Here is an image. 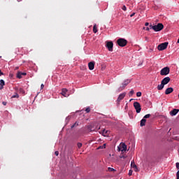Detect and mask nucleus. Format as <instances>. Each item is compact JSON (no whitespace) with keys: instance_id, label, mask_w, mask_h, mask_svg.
I'll return each instance as SVG.
<instances>
[{"instance_id":"nucleus-1","label":"nucleus","mask_w":179,"mask_h":179,"mask_svg":"<svg viewBox=\"0 0 179 179\" xmlns=\"http://www.w3.org/2000/svg\"><path fill=\"white\" fill-rule=\"evenodd\" d=\"M131 79L124 80L122 83V85L117 90V92H122V90L125 89V87L128 86V85L131 83Z\"/></svg>"},{"instance_id":"nucleus-2","label":"nucleus","mask_w":179,"mask_h":179,"mask_svg":"<svg viewBox=\"0 0 179 179\" xmlns=\"http://www.w3.org/2000/svg\"><path fill=\"white\" fill-rule=\"evenodd\" d=\"M150 27L154 31H162L164 29V25L162 23H158L157 25H150Z\"/></svg>"},{"instance_id":"nucleus-3","label":"nucleus","mask_w":179,"mask_h":179,"mask_svg":"<svg viewBox=\"0 0 179 179\" xmlns=\"http://www.w3.org/2000/svg\"><path fill=\"white\" fill-rule=\"evenodd\" d=\"M117 45L120 46V47H125V45H127L128 41L126 40V39H124L122 38H119L117 41Z\"/></svg>"},{"instance_id":"nucleus-4","label":"nucleus","mask_w":179,"mask_h":179,"mask_svg":"<svg viewBox=\"0 0 179 179\" xmlns=\"http://www.w3.org/2000/svg\"><path fill=\"white\" fill-rule=\"evenodd\" d=\"M170 73V68L169 67H164L160 71V75L162 76H167Z\"/></svg>"},{"instance_id":"nucleus-5","label":"nucleus","mask_w":179,"mask_h":179,"mask_svg":"<svg viewBox=\"0 0 179 179\" xmlns=\"http://www.w3.org/2000/svg\"><path fill=\"white\" fill-rule=\"evenodd\" d=\"M168 45H169V42H165V43H161L157 47L158 50L163 51V50H166V48H167Z\"/></svg>"},{"instance_id":"nucleus-6","label":"nucleus","mask_w":179,"mask_h":179,"mask_svg":"<svg viewBox=\"0 0 179 179\" xmlns=\"http://www.w3.org/2000/svg\"><path fill=\"white\" fill-rule=\"evenodd\" d=\"M134 107L137 114H139V113H141L142 110V108H141V103H139V102L136 101L134 103Z\"/></svg>"},{"instance_id":"nucleus-7","label":"nucleus","mask_w":179,"mask_h":179,"mask_svg":"<svg viewBox=\"0 0 179 179\" xmlns=\"http://www.w3.org/2000/svg\"><path fill=\"white\" fill-rule=\"evenodd\" d=\"M106 47L108 48V51L112 52L113 48L114 47V43H113V41H106Z\"/></svg>"},{"instance_id":"nucleus-8","label":"nucleus","mask_w":179,"mask_h":179,"mask_svg":"<svg viewBox=\"0 0 179 179\" xmlns=\"http://www.w3.org/2000/svg\"><path fill=\"white\" fill-rule=\"evenodd\" d=\"M118 150L121 152H127V145L125 143H121L120 147H118Z\"/></svg>"},{"instance_id":"nucleus-9","label":"nucleus","mask_w":179,"mask_h":179,"mask_svg":"<svg viewBox=\"0 0 179 179\" xmlns=\"http://www.w3.org/2000/svg\"><path fill=\"white\" fill-rule=\"evenodd\" d=\"M170 80H171V78H170V77H165L164 79H162L161 83H162V85L166 86V85H167L170 82Z\"/></svg>"},{"instance_id":"nucleus-10","label":"nucleus","mask_w":179,"mask_h":179,"mask_svg":"<svg viewBox=\"0 0 179 179\" xmlns=\"http://www.w3.org/2000/svg\"><path fill=\"white\" fill-rule=\"evenodd\" d=\"M67 93H68V90L66 88H63L62 90L61 94L64 97H69V94H67Z\"/></svg>"},{"instance_id":"nucleus-11","label":"nucleus","mask_w":179,"mask_h":179,"mask_svg":"<svg viewBox=\"0 0 179 179\" xmlns=\"http://www.w3.org/2000/svg\"><path fill=\"white\" fill-rule=\"evenodd\" d=\"M126 95H127L126 92H123V93L120 94L117 99V103H120L121 101V100H123L124 97H125Z\"/></svg>"},{"instance_id":"nucleus-12","label":"nucleus","mask_w":179,"mask_h":179,"mask_svg":"<svg viewBox=\"0 0 179 179\" xmlns=\"http://www.w3.org/2000/svg\"><path fill=\"white\" fill-rule=\"evenodd\" d=\"M178 109H173L170 112V115H171V117H174V115H177V114H178Z\"/></svg>"},{"instance_id":"nucleus-13","label":"nucleus","mask_w":179,"mask_h":179,"mask_svg":"<svg viewBox=\"0 0 179 179\" xmlns=\"http://www.w3.org/2000/svg\"><path fill=\"white\" fill-rule=\"evenodd\" d=\"M174 92V89L173 87H169L165 90V94H170Z\"/></svg>"},{"instance_id":"nucleus-14","label":"nucleus","mask_w":179,"mask_h":179,"mask_svg":"<svg viewBox=\"0 0 179 179\" xmlns=\"http://www.w3.org/2000/svg\"><path fill=\"white\" fill-rule=\"evenodd\" d=\"M88 67H89L90 71H93L94 69V62H90L88 64Z\"/></svg>"},{"instance_id":"nucleus-15","label":"nucleus","mask_w":179,"mask_h":179,"mask_svg":"<svg viewBox=\"0 0 179 179\" xmlns=\"http://www.w3.org/2000/svg\"><path fill=\"white\" fill-rule=\"evenodd\" d=\"M3 86H5V81L3 80H0V90L3 89Z\"/></svg>"},{"instance_id":"nucleus-16","label":"nucleus","mask_w":179,"mask_h":179,"mask_svg":"<svg viewBox=\"0 0 179 179\" xmlns=\"http://www.w3.org/2000/svg\"><path fill=\"white\" fill-rule=\"evenodd\" d=\"M145 124H146V119L143 118L141 120L140 126L141 127H145Z\"/></svg>"},{"instance_id":"nucleus-17","label":"nucleus","mask_w":179,"mask_h":179,"mask_svg":"<svg viewBox=\"0 0 179 179\" xmlns=\"http://www.w3.org/2000/svg\"><path fill=\"white\" fill-rule=\"evenodd\" d=\"M163 89H164V84L161 82V84L157 85V90H163Z\"/></svg>"},{"instance_id":"nucleus-18","label":"nucleus","mask_w":179,"mask_h":179,"mask_svg":"<svg viewBox=\"0 0 179 179\" xmlns=\"http://www.w3.org/2000/svg\"><path fill=\"white\" fill-rule=\"evenodd\" d=\"M131 167H132V169H134L135 171H136L138 170V166H136V164H135V162H131Z\"/></svg>"},{"instance_id":"nucleus-19","label":"nucleus","mask_w":179,"mask_h":179,"mask_svg":"<svg viewBox=\"0 0 179 179\" xmlns=\"http://www.w3.org/2000/svg\"><path fill=\"white\" fill-rule=\"evenodd\" d=\"M17 92L21 93V94H24L25 93L24 90L22 87L17 88Z\"/></svg>"},{"instance_id":"nucleus-20","label":"nucleus","mask_w":179,"mask_h":179,"mask_svg":"<svg viewBox=\"0 0 179 179\" xmlns=\"http://www.w3.org/2000/svg\"><path fill=\"white\" fill-rule=\"evenodd\" d=\"M102 135L103 136H107L108 135V131H106V129H103L102 131Z\"/></svg>"},{"instance_id":"nucleus-21","label":"nucleus","mask_w":179,"mask_h":179,"mask_svg":"<svg viewBox=\"0 0 179 179\" xmlns=\"http://www.w3.org/2000/svg\"><path fill=\"white\" fill-rule=\"evenodd\" d=\"M87 129H88V131H90V132L94 131V129H93V127L92 125L88 126Z\"/></svg>"},{"instance_id":"nucleus-22","label":"nucleus","mask_w":179,"mask_h":179,"mask_svg":"<svg viewBox=\"0 0 179 179\" xmlns=\"http://www.w3.org/2000/svg\"><path fill=\"white\" fill-rule=\"evenodd\" d=\"M17 79H22V72H18L17 73Z\"/></svg>"},{"instance_id":"nucleus-23","label":"nucleus","mask_w":179,"mask_h":179,"mask_svg":"<svg viewBox=\"0 0 179 179\" xmlns=\"http://www.w3.org/2000/svg\"><path fill=\"white\" fill-rule=\"evenodd\" d=\"M12 97H13V99H19V94L17 93H16Z\"/></svg>"},{"instance_id":"nucleus-24","label":"nucleus","mask_w":179,"mask_h":179,"mask_svg":"<svg viewBox=\"0 0 179 179\" xmlns=\"http://www.w3.org/2000/svg\"><path fill=\"white\" fill-rule=\"evenodd\" d=\"M93 31L94 33H97V27H96V25H94Z\"/></svg>"},{"instance_id":"nucleus-25","label":"nucleus","mask_w":179,"mask_h":179,"mask_svg":"<svg viewBox=\"0 0 179 179\" xmlns=\"http://www.w3.org/2000/svg\"><path fill=\"white\" fill-rule=\"evenodd\" d=\"M144 120H146V118H150V114H147L143 117Z\"/></svg>"},{"instance_id":"nucleus-26","label":"nucleus","mask_w":179,"mask_h":179,"mask_svg":"<svg viewBox=\"0 0 179 179\" xmlns=\"http://www.w3.org/2000/svg\"><path fill=\"white\" fill-rule=\"evenodd\" d=\"M98 149H106V144H103V145L99 146Z\"/></svg>"},{"instance_id":"nucleus-27","label":"nucleus","mask_w":179,"mask_h":179,"mask_svg":"<svg viewBox=\"0 0 179 179\" xmlns=\"http://www.w3.org/2000/svg\"><path fill=\"white\" fill-rule=\"evenodd\" d=\"M136 96H137V97H141V96H142V92H137Z\"/></svg>"},{"instance_id":"nucleus-28","label":"nucleus","mask_w":179,"mask_h":179,"mask_svg":"<svg viewBox=\"0 0 179 179\" xmlns=\"http://www.w3.org/2000/svg\"><path fill=\"white\" fill-rule=\"evenodd\" d=\"M108 171H115V169H114L113 168H111V167H108Z\"/></svg>"},{"instance_id":"nucleus-29","label":"nucleus","mask_w":179,"mask_h":179,"mask_svg":"<svg viewBox=\"0 0 179 179\" xmlns=\"http://www.w3.org/2000/svg\"><path fill=\"white\" fill-rule=\"evenodd\" d=\"M134 90H131L130 92H129V96H132L134 94Z\"/></svg>"},{"instance_id":"nucleus-30","label":"nucleus","mask_w":179,"mask_h":179,"mask_svg":"<svg viewBox=\"0 0 179 179\" xmlns=\"http://www.w3.org/2000/svg\"><path fill=\"white\" fill-rule=\"evenodd\" d=\"M77 146H78V149H80V148H81V146H82V143H78L77 144Z\"/></svg>"},{"instance_id":"nucleus-31","label":"nucleus","mask_w":179,"mask_h":179,"mask_svg":"<svg viewBox=\"0 0 179 179\" xmlns=\"http://www.w3.org/2000/svg\"><path fill=\"white\" fill-rule=\"evenodd\" d=\"M86 113H90V108L88 107L85 109Z\"/></svg>"},{"instance_id":"nucleus-32","label":"nucleus","mask_w":179,"mask_h":179,"mask_svg":"<svg viewBox=\"0 0 179 179\" xmlns=\"http://www.w3.org/2000/svg\"><path fill=\"white\" fill-rule=\"evenodd\" d=\"M122 10H127V6H123L122 8Z\"/></svg>"},{"instance_id":"nucleus-33","label":"nucleus","mask_w":179,"mask_h":179,"mask_svg":"<svg viewBox=\"0 0 179 179\" xmlns=\"http://www.w3.org/2000/svg\"><path fill=\"white\" fill-rule=\"evenodd\" d=\"M77 125H78V123L76 122L74 124L71 126V128H75V127H76Z\"/></svg>"},{"instance_id":"nucleus-34","label":"nucleus","mask_w":179,"mask_h":179,"mask_svg":"<svg viewBox=\"0 0 179 179\" xmlns=\"http://www.w3.org/2000/svg\"><path fill=\"white\" fill-rule=\"evenodd\" d=\"M132 173H133L132 170H129V176H132Z\"/></svg>"},{"instance_id":"nucleus-35","label":"nucleus","mask_w":179,"mask_h":179,"mask_svg":"<svg viewBox=\"0 0 179 179\" xmlns=\"http://www.w3.org/2000/svg\"><path fill=\"white\" fill-rule=\"evenodd\" d=\"M55 156H58V155H59V152L55 151Z\"/></svg>"},{"instance_id":"nucleus-36","label":"nucleus","mask_w":179,"mask_h":179,"mask_svg":"<svg viewBox=\"0 0 179 179\" xmlns=\"http://www.w3.org/2000/svg\"><path fill=\"white\" fill-rule=\"evenodd\" d=\"M176 169H178V170L179 169V162L176 163Z\"/></svg>"},{"instance_id":"nucleus-37","label":"nucleus","mask_w":179,"mask_h":179,"mask_svg":"<svg viewBox=\"0 0 179 179\" xmlns=\"http://www.w3.org/2000/svg\"><path fill=\"white\" fill-rule=\"evenodd\" d=\"M21 75L23 76H26V75H27V73H22L21 72Z\"/></svg>"},{"instance_id":"nucleus-38","label":"nucleus","mask_w":179,"mask_h":179,"mask_svg":"<svg viewBox=\"0 0 179 179\" xmlns=\"http://www.w3.org/2000/svg\"><path fill=\"white\" fill-rule=\"evenodd\" d=\"M133 16H135V13H133L130 15V17H133Z\"/></svg>"},{"instance_id":"nucleus-39","label":"nucleus","mask_w":179,"mask_h":179,"mask_svg":"<svg viewBox=\"0 0 179 179\" xmlns=\"http://www.w3.org/2000/svg\"><path fill=\"white\" fill-rule=\"evenodd\" d=\"M9 78H13V74L10 73V74H9Z\"/></svg>"},{"instance_id":"nucleus-40","label":"nucleus","mask_w":179,"mask_h":179,"mask_svg":"<svg viewBox=\"0 0 179 179\" xmlns=\"http://www.w3.org/2000/svg\"><path fill=\"white\" fill-rule=\"evenodd\" d=\"M41 89H44V84H41Z\"/></svg>"},{"instance_id":"nucleus-41","label":"nucleus","mask_w":179,"mask_h":179,"mask_svg":"<svg viewBox=\"0 0 179 179\" xmlns=\"http://www.w3.org/2000/svg\"><path fill=\"white\" fill-rule=\"evenodd\" d=\"M2 75H3V73L0 70V76H2Z\"/></svg>"},{"instance_id":"nucleus-42","label":"nucleus","mask_w":179,"mask_h":179,"mask_svg":"<svg viewBox=\"0 0 179 179\" xmlns=\"http://www.w3.org/2000/svg\"><path fill=\"white\" fill-rule=\"evenodd\" d=\"M2 104H3V106H6V102L3 101V102H2Z\"/></svg>"},{"instance_id":"nucleus-43","label":"nucleus","mask_w":179,"mask_h":179,"mask_svg":"<svg viewBox=\"0 0 179 179\" xmlns=\"http://www.w3.org/2000/svg\"><path fill=\"white\" fill-rule=\"evenodd\" d=\"M145 26H149V22H145Z\"/></svg>"},{"instance_id":"nucleus-44","label":"nucleus","mask_w":179,"mask_h":179,"mask_svg":"<svg viewBox=\"0 0 179 179\" xmlns=\"http://www.w3.org/2000/svg\"><path fill=\"white\" fill-rule=\"evenodd\" d=\"M146 30H147V31H149V30H150L149 27H147Z\"/></svg>"},{"instance_id":"nucleus-45","label":"nucleus","mask_w":179,"mask_h":179,"mask_svg":"<svg viewBox=\"0 0 179 179\" xmlns=\"http://www.w3.org/2000/svg\"><path fill=\"white\" fill-rule=\"evenodd\" d=\"M176 177H177L176 179H179V175H177V174H176Z\"/></svg>"},{"instance_id":"nucleus-46","label":"nucleus","mask_w":179,"mask_h":179,"mask_svg":"<svg viewBox=\"0 0 179 179\" xmlns=\"http://www.w3.org/2000/svg\"><path fill=\"white\" fill-rule=\"evenodd\" d=\"M178 176H179V171L177 172V173H176Z\"/></svg>"},{"instance_id":"nucleus-47","label":"nucleus","mask_w":179,"mask_h":179,"mask_svg":"<svg viewBox=\"0 0 179 179\" xmlns=\"http://www.w3.org/2000/svg\"><path fill=\"white\" fill-rule=\"evenodd\" d=\"M177 43L179 44V38H178V41H177Z\"/></svg>"},{"instance_id":"nucleus-48","label":"nucleus","mask_w":179,"mask_h":179,"mask_svg":"<svg viewBox=\"0 0 179 179\" xmlns=\"http://www.w3.org/2000/svg\"><path fill=\"white\" fill-rule=\"evenodd\" d=\"M15 69H19V67H16Z\"/></svg>"}]
</instances>
